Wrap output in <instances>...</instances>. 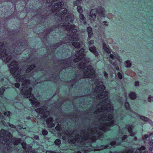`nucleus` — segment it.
<instances>
[{
    "mask_svg": "<svg viewBox=\"0 0 153 153\" xmlns=\"http://www.w3.org/2000/svg\"><path fill=\"white\" fill-rule=\"evenodd\" d=\"M55 4V3H54ZM56 5L55 8L58 10L62 17V19L65 22H64L62 25L65 26V29L69 31L71 36V38L70 40L71 41H76L79 40L78 35L75 26L73 25L71 23L72 22L74 16L69 13H66L67 12V10L65 8H61L59 9L63 6V3L60 1L58 2L55 3Z\"/></svg>",
    "mask_w": 153,
    "mask_h": 153,
    "instance_id": "nucleus-1",
    "label": "nucleus"
},
{
    "mask_svg": "<svg viewBox=\"0 0 153 153\" xmlns=\"http://www.w3.org/2000/svg\"><path fill=\"white\" fill-rule=\"evenodd\" d=\"M11 63L9 65V67L11 68L10 72L13 74L14 77H17L16 78V82L20 83L23 86V89L22 90V92L26 95L27 97L30 98L32 95L31 94L32 88L29 86L30 81L25 79L24 76H20V74L17 73V69L14 68L17 65L15 63V61Z\"/></svg>",
    "mask_w": 153,
    "mask_h": 153,
    "instance_id": "nucleus-2",
    "label": "nucleus"
},
{
    "mask_svg": "<svg viewBox=\"0 0 153 153\" xmlns=\"http://www.w3.org/2000/svg\"><path fill=\"white\" fill-rule=\"evenodd\" d=\"M84 50L81 49L76 54L78 56L77 59L81 60L82 63L80 65V67L83 69L85 75L86 77L90 78L94 77L95 76V71L91 66H88L89 60L85 57L84 53Z\"/></svg>",
    "mask_w": 153,
    "mask_h": 153,
    "instance_id": "nucleus-3",
    "label": "nucleus"
},
{
    "mask_svg": "<svg viewBox=\"0 0 153 153\" xmlns=\"http://www.w3.org/2000/svg\"><path fill=\"white\" fill-rule=\"evenodd\" d=\"M105 87L103 84V83L102 82H100L98 84L94 91L95 92L99 94H98V98L100 99H102L103 100L107 101L108 98V92H102L105 89Z\"/></svg>",
    "mask_w": 153,
    "mask_h": 153,
    "instance_id": "nucleus-4",
    "label": "nucleus"
},
{
    "mask_svg": "<svg viewBox=\"0 0 153 153\" xmlns=\"http://www.w3.org/2000/svg\"><path fill=\"white\" fill-rule=\"evenodd\" d=\"M5 49L4 44L0 43V58H2L4 61L8 62L10 61L11 56L7 53Z\"/></svg>",
    "mask_w": 153,
    "mask_h": 153,
    "instance_id": "nucleus-5",
    "label": "nucleus"
},
{
    "mask_svg": "<svg viewBox=\"0 0 153 153\" xmlns=\"http://www.w3.org/2000/svg\"><path fill=\"white\" fill-rule=\"evenodd\" d=\"M96 10L93 9L91 10L90 12V15H89V18L91 20H94L96 17V14L97 13Z\"/></svg>",
    "mask_w": 153,
    "mask_h": 153,
    "instance_id": "nucleus-6",
    "label": "nucleus"
},
{
    "mask_svg": "<svg viewBox=\"0 0 153 153\" xmlns=\"http://www.w3.org/2000/svg\"><path fill=\"white\" fill-rule=\"evenodd\" d=\"M53 120L52 118L50 117L47 119L46 120V123L48 126L51 127H53L55 126L53 123Z\"/></svg>",
    "mask_w": 153,
    "mask_h": 153,
    "instance_id": "nucleus-7",
    "label": "nucleus"
},
{
    "mask_svg": "<svg viewBox=\"0 0 153 153\" xmlns=\"http://www.w3.org/2000/svg\"><path fill=\"white\" fill-rule=\"evenodd\" d=\"M89 50L93 53L95 55V56H97L98 54L97 52L96 51L95 48L94 46L93 47H89Z\"/></svg>",
    "mask_w": 153,
    "mask_h": 153,
    "instance_id": "nucleus-8",
    "label": "nucleus"
},
{
    "mask_svg": "<svg viewBox=\"0 0 153 153\" xmlns=\"http://www.w3.org/2000/svg\"><path fill=\"white\" fill-rule=\"evenodd\" d=\"M36 111L40 113L41 114H42L44 113V117H47V116L44 115H45V112L44 111V110L42 108H37L36 110Z\"/></svg>",
    "mask_w": 153,
    "mask_h": 153,
    "instance_id": "nucleus-9",
    "label": "nucleus"
},
{
    "mask_svg": "<svg viewBox=\"0 0 153 153\" xmlns=\"http://www.w3.org/2000/svg\"><path fill=\"white\" fill-rule=\"evenodd\" d=\"M103 48L105 51H106L107 53H110L111 51L108 48V45H107L105 44H103Z\"/></svg>",
    "mask_w": 153,
    "mask_h": 153,
    "instance_id": "nucleus-10",
    "label": "nucleus"
},
{
    "mask_svg": "<svg viewBox=\"0 0 153 153\" xmlns=\"http://www.w3.org/2000/svg\"><path fill=\"white\" fill-rule=\"evenodd\" d=\"M87 31L88 33V37H91V35L92 34L91 28L90 27H87Z\"/></svg>",
    "mask_w": 153,
    "mask_h": 153,
    "instance_id": "nucleus-11",
    "label": "nucleus"
},
{
    "mask_svg": "<svg viewBox=\"0 0 153 153\" xmlns=\"http://www.w3.org/2000/svg\"><path fill=\"white\" fill-rule=\"evenodd\" d=\"M74 4L75 5L77 6V9L78 12L79 13H81L82 11V7H81L78 6L77 4L76 3V2H75Z\"/></svg>",
    "mask_w": 153,
    "mask_h": 153,
    "instance_id": "nucleus-12",
    "label": "nucleus"
},
{
    "mask_svg": "<svg viewBox=\"0 0 153 153\" xmlns=\"http://www.w3.org/2000/svg\"><path fill=\"white\" fill-rule=\"evenodd\" d=\"M73 45L74 46L75 48H79L80 47V44L78 42H74L73 43Z\"/></svg>",
    "mask_w": 153,
    "mask_h": 153,
    "instance_id": "nucleus-13",
    "label": "nucleus"
},
{
    "mask_svg": "<svg viewBox=\"0 0 153 153\" xmlns=\"http://www.w3.org/2000/svg\"><path fill=\"white\" fill-rule=\"evenodd\" d=\"M129 97L131 99H134L136 97V95L134 93H131L130 94Z\"/></svg>",
    "mask_w": 153,
    "mask_h": 153,
    "instance_id": "nucleus-14",
    "label": "nucleus"
},
{
    "mask_svg": "<svg viewBox=\"0 0 153 153\" xmlns=\"http://www.w3.org/2000/svg\"><path fill=\"white\" fill-rule=\"evenodd\" d=\"M32 103L33 105H34L36 107H38L39 104V102H35V101H32Z\"/></svg>",
    "mask_w": 153,
    "mask_h": 153,
    "instance_id": "nucleus-15",
    "label": "nucleus"
},
{
    "mask_svg": "<svg viewBox=\"0 0 153 153\" xmlns=\"http://www.w3.org/2000/svg\"><path fill=\"white\" fill-rule=\"evenodd\" d=\"M54 142L55 144L57 145H59L61 143L60 140L59 139L56 140Z\"/></svg>",
    "mask_w": 153,
    "mask_h": 153,
    "instance_id": "nucleus-16",
    "label": "nucleus"
},
{
    "mask_svg": "<svg viewBox=\"0 0 153 153\" xmlns=\"http://www.w3.org/2000/svg\"><path fill=\"white\" fill-rule=\"evenodd\" d=\"M126 67H129L131 65L129 61H127L126 62Z\"/></svg>",
    "mask_w": 153,
    "mask_h": 153,
    "instance_id": "nucleus-17",
    "label": "nucleus"
},
{
    "mask_svg": "<svg viewBox=\"0 0 153 153\" xmlns=\"http://www.w3.org/2000/svg\"><path fill=\"white\" fill-rule=\"evenodd\" d=\"M140 118L141 119L144 120L145 121H148V119L147 118L145 117L144 116H141L140 117Z\"/></svg>",
    "mask_w": 153,
    "mask_h": 153,
    "instance_id": "nucleus-18",
    "label": "nucleus"
},
{
    "mask_svg": "<svg viewBox=\"0 0 153 153\" xmlns=\"http://www.w3.org/2000/svg\"><path fill=\"white\" fill-rule=\"evenodd\" d=\"M42 134L44 135H46L48 134V131H47L44 130L42 131Z\"/></svg>",
    "mask_w": 153,
    "mask_h": 153,
    "instance_id": "nucleus-19",
    "label": "nucleus"
},
{
    "mask_svg": "<svg viewBox=\"0 0 153 153\" xmlns=\"http://www.w3.org/2000/svg\"><path fill=\"white\" fill-rule=\"evenodd\" d=\"M117 75L118 77L120 79H121L122 78V76L121 74L120 73H118L117 74Z\"/></svg>",
    "mask_w": 153,
    "mask_h": 153,
    "instance_id": "nucleus-20",
    "label": "nucleus"
},
{
    "mask_svg": "<svg viewBox=\"0 0 153 153\" xmlns=\"http://www.w3.org/2000/svg\"><path fill=\"white\" fill-rule=\"evenodd\" d=\"M153 100V96H150L149 98V101L150 102Z\"/></svg>",
    "mask_w": 153,
    "mask_h": 153,
    "instance_id": "nucleus-21",
    "label": "nucleus"
},
{
    "mask_svg": "<svg viewBox=\"0 0 153 153\" xmlns=\"http://www.w3.org/2000/svg\"><path fill=\"white\" fill-rule=\"evenodd\" d=\"M15 85L16 88H18L20 86V84L18 82L16 83L15 84Z\"/></svg>",
    "mask_w": 153,
    "mask_h": 153,
    "instance_id": "nucleus-22",
    "label": "nucleus"
},
{
    "mask_svg": "<svg viewBox=\"0 0 153 153\" xmlns=\"http://www.w3.org/2000/svg\"><path fill=\"white\" fill-rule=\"evenodd\" d=\"M79 18L83 20L84 18V16L82 14H80L79 15Z\"/></svg>",
    "mask_w": 153,
    "mask_h": 153,
    "instance_id": "nucleus-23",
    "label": "nucleus"
},
{
    "mask_svg": "<svg viewBox=\"0 0 153 153\" xmlns=\"http://www.w3.org/2000/svg\"><path fill=\"white\" fill-rule=\"evenodd\" d=\"M4 91V90L3 89V88H0V95L2 94L3 93Z\"/></svg>",
    "mask_w": 153,
    "mask_h": 153,
    "instance_id": "nucleus-24",
    "label": "nucleus"
},
{
    "mask_svg": "<svg viewBox=\"0 0 153 153\" xmlns=\"http://www.w3.org/2000/svg\"><path fill=\"white\" fill-rule=\"evenodd\" d=\"M125 106L127 109H129V104L128 103H126L125 104Z\"/></svg>",
    "mask_w": 153,
    "mask_h": 153,
    "instance_id": "nucleus-25",
    "label": "nucleus"
},
{
    "mask_svg": "<svg viewBox=\"0 0 153 153\" xmlns=\"http://www.w3.org/2000/svg\"><path fill=\"white\" fill-rule=\"evenodd\" d=\"M110 57L112 59V60H114V56L113 54H111L110 55Z\"/></svg>",
    "mask_w": 153,
    "mask_h": 153,
    "instance_id": "nucleus-26",
    "label": "nucleus"
},
{
    "mask_svg": "<svg viewBox=\"0 0 153 153\" xmlns=\"http://www.w3.org/2000/svg\"><path fill=\"white\" fill-rule=\"evenodd\" d=\"M9 140H8L9 142H10V141H11V138H12V137L10 133L9 134Z\"/></svg>",
    "mask_w": 153,
    "mask_h": 153,
    "instance_id": "nucleus-27",
    "label": "nucleus"
},
{
    "mask_svg": "<svg viewBox=\"0 0 153 153\" xmlns=\"http://www.w3.org/2000/svg\"><path fill=\"white\" fill-rule=\"evenodd\" d=\"M149 144L150 145L153 146V140H152L150 141Z\"/></svg>",
    "mask_w": 153,
    "mask_h": 153,
    "instance_id": "nucleus-28",
    "label": "nucleus"
},
{
    "mask_svg": "<svg viewBox=\"0 0 153 153\" xmlns=\"http://www.w3.org/2000/svg\"><path fill=\"white\" fill-rule=\"evenodd\" d=\"M135 86H138L139 85V83L137 81L135 82Z\"/></svg>",
    "mask_w": 153,
    "mask_h": 153,
    "instance_id": "nucleus-29",
    "label": "nucleus"
},
{
    "mask_svg": "<svg viewBox=\"0 0 153 153\" xmlns=\"http://www.w3.org/2000/svg\"><path fill=\"white\" fill-rule=\"evenodd\" d=\"M115 57H116L117 59L120 62V56H119L117 55V56H116Z\"/></svg>",
    "mask_w": 153,
    "mask_h": 153,
    "instance_id": "nucleus-30",
    "label": "nucleus"
},
{
    "mask_svg": "<svg viewBox=\"0 0 153 153\" xmlns=\"http://www.w3.org/2000/svg\"><path fill=\"white\" fill-rule=\"evenodd\" d=\"M145 149V147L144 146H142L140 148V150H144Z\"/></svg>",
    "mask_w": 153,
    "mask_h": 153,
    "instance_id": "nucleus-31",
    "label": "nucleus"
},
{
    "mask_svg": "<svg viewBox=\"0 0 153 153\" xmlns=\"http://www.w3.org/2000/svg\"><path fill=\"white\" fill-rule=\"evenodd\" d=\"M109 61L110 62V63L111 64H112L113 65H115V64L114 62H113V63H112V61H111V60H110Z\"/></svg>",
    "mask_w": 153,
    "mask_h": 153,
    "instance_id": "nucleus-32",
    "label": "nucleus"
},
{
    "mask_svg": "<svg viewBox=\"0 0 153 153\" xmlns=\"http://www.w3.org/2000/svg\"><path fill=\"white\" fill-rule=\"evenodd\" d=\"M58 0H50V1H49V2H51H51H53L56 1H58Z\"/></svg>",
    "mask_w": 153,
    "mask_h": 153,
    "instance_id": "nucleus-33",
    "label": "nucleus"
},
{
    "mask_svg": "<svg viewBox=\"0 0 153 153\" xmlns=\"http://www.w3.org/2000/svg\"><path fill=\"white\" fill-rule=\"evenodd\" d=\"M104 75L105 77H106L107 76L108 74L107 73L105 72L104 74Z\"/></svg>",
    "mask_w": 153,
    "mask_h": 153,
    "instance_id": "nucleus-34",
    "label": "nucleus"
},
{
    "mask_svg": "<svg viewBox=\"0 0 153 153\" xmlns=\"http://www.w3.org/2000/svg\"><path fill=\"white\" fill-rule=\"evenodd\" d=\"M34 68V65H33L31 66L30 67V68H31V69H33V68Z\"/></svg>",
    "mask_w": 153,
    "mask_h": 153,
    "instance_id": "nucleus-35",
    "label": "nucleus"
},
{
    "mask_svg": "<svg viewBox=\"0 0 153 153\" xmlns=\"http://www.w3.org/2000/svg\"><path fill=\"white\" fill-rule=\"evenodd\" d=\"M103 23H104V25H108V24H106V23H107L106 22H105V21H104L103 22Z\"/></svg>",
    "mask_w": 153,
    "mask_h": 153,
    "instance_id": "nucleus-36",
    "label": "nucleus"
},
{
    "mask_svg": "<svg viewBox=\"0 0 153 153\" xmlns=\"http://www.w3.org/2000/svg\"><path fill=\"white\" fill-rule=\"evenodd\" d=\"M94 43V42L93 41H90V44H93Z\"/></svg>",
    "mask_w": 153,
    "mask_h": 153,
    "instance_id": "nucleus-37",
    "label": "nucleus"
},
{
    "mask_svg": "<svg viewBox=\"0 0 153 153\" xmlns=\"http://www.w3.org/2000/svg\"><path fill=\"white\" fill-rule=\"evenodd\" d=\"M116 69L117 70H118L119 69V68L118 67H116Z\"/></svg>",
    "mask_w": 153,
    "mask_h": 153,
    "instance_id": "nucleus-38",
    "label": "nucleus"
},
{
    "mask_svg": "<svg viewBox=\"0 0 153 153\" xmlns=\"http://www.w3.org/2000/svg\"><path fill=\"white\" fill-rule=\"evenodd\" d=\"M102 109H101V111H100L101 112H103V111H104V110H102Z\"/></svg>",
    "mask_w": 153,
    "mask_h": 153,
    "instance_id": "nucleus-39",
    "label": "nucleus"
},
{
    "mask_svg": "<svg viewBox=\"0 0 153 153\" xmlns=\"http://www.w3.org/2000/svg\"><path fill=\"white\" fill-rule=\"evenodd\" d=\"M14 144L15 145H17V143H14Z\"/></svg>",
    "mask_w": 153,
    "mask_h": 153,
    "instance_id": "nucleus-40",
    "label": "nucleus"
},
{
    "mask_svg": "<svg viewBox=\"0 0 153 153\" xmlns=\"http://www.w3.org/2000/svg\"><path fill=\"white\" fill-rule=\"evenodd\" d=\"M72 139H73V138H72L71 137V139H70V140H71V141L72 140Z\"/></svg>",
    "mask_w": 153,
    "mask_h": 153,
    "instance_id": "nucleus-41",
    "label": "nucleus"
},
{
    "mask_svg": "<svg viewBox=\"0 0 153 153\" xmlns=\"http://www.w3.org/2000/svg\"><path fill=\"white\" fill-rule=\"evenodd\" d=\"M108 120H110V118H109L108 119Z\"/></svg>",
    "mask_w": 153,
    "mask_h": 153,
    "instance_id": "nucleus-42",
    "label": "nucleus"
},
{
    "mask_svg": "<svg viewBox=\"0 0 153 153\" xmlns=\"http://www.w3.org/2000/svg\"><path fill=\"white\" fill-rule=\"evenodd\" d=\"M146 136L147 137H148V135H146Z\"/></svg>",
    "mask_w": 153,
    "mask_h": 153,
    "instance_id": "nucleus-43",
    "label": "nucleus"
},
{
    "mask_svg": "<svg viewBox=\"0 0 153 153\" xmlns=\"http://www.w3.org/2000/svg\"><path fill=\"white\" fill-rule=\"evenodd\" d=\"M47 153H48V152H47Z\"/></svg>",
    "mask_w": 153,
    "mask_h": 153,
    "instance_id": "nucleus-44",
    "label": "nucleus"
},
{
    "mask_svg": "<svg viewBox=\"0 0 153 153\" xmlns=\"http://www.w3.org/2000/svg\"><path fill=\"white\" fill-rule=\"evenodd\" d=\"M46 113H49V112H46Z\"/></svg>",
    "mask_w": 153,
    "mask_h": 153,
    "instance_id": "nucleus-45",
    "label": "nucleus"
}]
</instances>
